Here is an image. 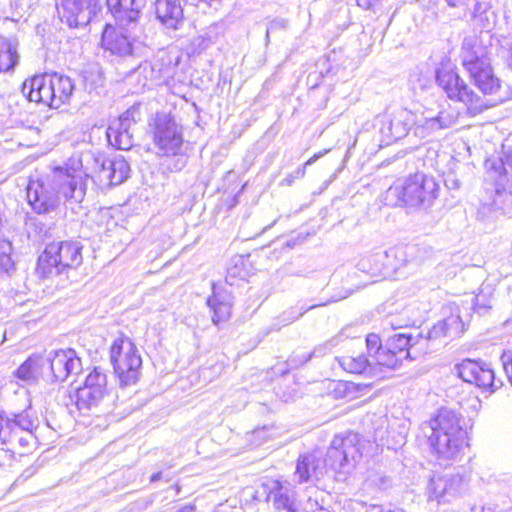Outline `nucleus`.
<instances>
[{"label": "nucleus", "mask_w": 512, "mask_h": 512, "mask_svg": "<svg viewBox=\"0 0 512 512\" xmlns=\"http://www.w3.org/2000/svg\"><path fill=\"white\" fill-rule=\"evenodd\" d=\"M450 7H457L464 3V0H445Z\"/></svg>", "instance_id": "3c124183"}, {"label": "nucleus", "mask_w": 512, "mask_h": 512, "mask_svg": "<svg viewBox=\"0 0 512 512\" xmlns=\"http://www.w3.org/2000/svg\"><path fill=\"white\" fill-rule=\"evenodd\" d=\"M462 65L483 94H494L500 88L489 58V49L477 37H467L462 44Z\"/></svg>", "instance_id": "20e7f679"}, {"label": "nucleus", "mask_w": 512, "mask_h": 512, "mask_svg": "<svg viewBox=\"0 0 512 512\" xmlns=\"http://www.w3.org/2000/svg\"><path fill=\"white\" fill-rule=\"evenodd\" d=\"M160 478V472H157V473H154L152 476H151V481H156L157 479Z\"/></svg>", "instance_id": "5fc2aeb1"}, {"label": "nucleus", "mask_w": 512, "mask_h": 512, "mask_svg": "<svg viewBox=\"0 0 512 512\" xmlns=\"http://www.w3.org/2000/svg\"><path fill=\"white\" fill-rule=\"evenodd\" d=\"M139 116L138 107L132 106L123 112L117 119L112 121L108 128H114L117 131H132L131 128L137 122Z\"/></svg>", "instance_id": "f704fd0d"}, {"label": "nucleus", "mask_w": 512, "mask_h": 512, "mask_svg": "<svg viewBox=\"0 0 512 512\" xmlns=\"http://www.w3.org/2000/svg\"><path fill=\"white\" fill-rule=\"evenodd\" d=\"M173 490L175 491V494L179 492V488L177 486H175V488L173 487Z\"/></svg>", "instance_id": "13d9d810"}, {"label": "nucleus", "mask_w": 512, "mask_h": 512, "mask_svg": "<svg viewBox=\"0 0 512 512\" xmlns=\"http://www.w3.org/2000/svg\"><path fill=\"white\" fill-rule=\"evenodd\" d=\"M366 346L370 357L374 359L377 353L382 350L380 337L374 333L367 335Z\"/></svg>", "instance_id": "ea45409f"}, {"label": "nucleus", "mask_w": 512, "mask_h": 512, "mask_svg": "<svg viewBox=\"0 0 512 512\" xmlns=\"http://www.w3.org/2000/svg\"><path fill=\"white\" fill-rule=\"evenodd\" d=\"M318 305H312L308 308L300 307L297 311H294V309H291L290 311H287L284 313V320L287 321V323H292L295 320L299 319L301 316H303L306 311L313 309L317 307Z\"/></svg>", "instance_id": "c03bdc74"}, {"label": "nucleus", "mask_w": 512, "mask_h": 512, "mask_svg": "<svg viewBox=\"0 0 512 512\" xmlns=\"http://www.w3.org/2000/svg\"><path fill=\"white\" fill-rule=\"evenodd\" d=\"M459 377L470 384L483 389H496L494 371L483 361L465 359L457 365Z\"/></svg>", "instance_id": "2eb2a0df"}, {"label": "nucleus", "mask_w": 512, "mask_h": 512, "mask_svg": "<svg viewBox=\"0 0 512 512\" xmlns=\"http://www.w3.org/2000/svg\"><path fill=\"white\" fill-rule=\"evenodd\" d=\"M287 21L284 19H275L271 21L267 28V36L271 31H274L276 29H283L286 27Z\"/></svg>", "instance_id": "de8ad7c7"}, {"label": "nucleus", "mask_w": 512, "mask_h": 512, "mask_svg": "<svg viewBox=\"0 0 512 512\" xmlns=\"http://www.w3.org/2000/svg\"><path fill=\"white\" fill-rule=\"evenodd\" d=\"M145 0H107V7L120 26L135 22Z\"/></svg>", "instance_id": "412c9836"}, {"label": "nucleus", "mask_w": 512, "mask_h": 512, "mask_svg": "<svg viewBox=\"0 0 512 512\" xmlns=\"http://www.w3.org/2000/svg\"><path fill=\"white\" fill-rule=\"evenodd\" d=\"M510 197L511 194L502 184L500 186L497 185L495 188V198L493 199L492 205L495 208L500 209L510 199Z\"/></svg>", "instance_id": "79ce46f5"}, {"label": "nucleus", "mask_w": 512, "mask_h": 512, "mask_svg": "<svg viewBox=\"0 0 512 512\" xmlns=\"http://www.w3.org/2000/svg\"><path fill=\"white\" fill-rule=\"evenodd\" d=\"M436 81L451 100L464 103L473 113L481 112L484 108L481 97L454 70H437Z\"/></svg>", "instance_id": "1a4fd4ad"}, {"label": "nucleus", "mask_w": 512, "mask_h": 512, "mask_svg": "<svg viewBox=\"0 0 512 512\" xmlns=\"http://www.w3.org/2000/svg\"><path fill=\"white\" fill-rule=\"evenodd\" d=\"M505 165H507L508 167H510L512 169V157L508 158ZM499 168H503L505 169L504 167V163L500 162L499 163Z\"/></svg>", "instance_id": "603ef678"}, {"label": "nucleus", "mask_w": 512, "mask_h": 512, "mask_svg": "<svg viewBox=\"0 0 512 512\" xmlns=\"http://www.w3.org/2000/svg\"><path fill=\"white\" fill-rule=\"evenodd\" d=\"M47 380L63 382L71 375L82 371V362L74 349L50 351L46 357Z\"/></svg>", "instance_id": "9b49d317"}, {"label": "nucleus", "mask_w": 512, "mask_h": 512, "mask_svg": "<svg viewBox=\"0 0 512 512\" xmlns=\"http://www.w3.org/2000/svg\"><path fill=\"white\" fill-rule=\"evenodd\" d=\"M482 512H486L485 510H483ZM487 512H490V511H487Z\"/></svg>", "instance_id": "052dcab7"}, {"label": "nucleus", "mask_w": 512, "mask_h": 512, "mask_svg": "<svg viewBox=\"0 0 512 512\" xmlns=\"http://www.w3.org/2000/svg\"><path fill=\"white\" fill-rule=\"evenodd\" d=\"M98 0H63L59 14L70 27L87 25L96 13Z\"/></svg>", "instance_id": "dca6fc26"}, {"label": "nucleus", "mask_w": 512, "mask_h": 512, "mask_svg": "<svg viewBox=\"0 0 512 512\" xmlns=\"http://www.w3.org/2000/svg\"><path fill=\"white\" fill-rule=\"evenodd\" d=\"M474 308L477 312L480 313L481 310H486L488 308H490V304L488 303V301H482L481 299V295H476L475 296V302H474Z\"/></svg>", "instance_id": "8fccbe9b"}, {"label": "nucleus", "mask_w": 512, "mask_h": 512, "mask_svg": "<svg viewBox=\"0 0 512 512\" xmlns=\"http://www.w3.org/2000/svg\"><path fill=\"white\" fill-rule=\"evenodd\" d=\"M336 361L343 370L355 374L365 372L371 364L370 360L363 354L344 355L337 357Z\"/></svg>", "instance_id": "7c9ffc66"}, {"label": "nucleus", "mask_w": 512, "mask_h": 512, "mask_svg": "<svg viewBox=\"0 0 512 512\" xmlns=\"http://www.w3.org/2000/svg\"><path fill=\"white\" fill-rule=\"evenodd\" d=\"M418 248L415 245H398L385 251L386 266L394 271L413 263L416 260Z\"/></svg>", "instance_id": "393cba45"}, {"label": "nucleus", "mask_w": 512, "mask_h": 512, "mask_svg": "<svg viewBox=\"0 0 512 512\" xmlns=\"http://www.w3.org/2000/svg\"><path fill=\"white\" fill-rule=\"evenodd\" d=\"M102 46L112 54L119 56L130 55L132 52V43L128 36L121 31H117L110 25H106L101 39Z\"/></svg>", "instance_id": "5701e85b"}, {"label": "nucleus", "mask_w": 512, "mask_h": 512, "mask_svg": "<svg viewBox=\"0 0 512 512\" xmlns=\"http://www.w3.org/2000/svg\"><path fill=\"white\" fill-rule=\"evenodd\" d=\"M110 361L121 386L134 385L138 381L142 359L129 338L114 340L110 348Z\"/></svg>", "instance_id": "6e6552de"}, {"label": "nucleus", "mask_w": 512, "mask_h": 512, "mask_svg": "<svg viewBox=\"0 0 512 512\" xmlns=\"http://www.w3.org/2000/svg\"><path fill=\"white\" fill-rule=\"evenodd\" d=\"M379 0H356L357 6L365 10H373Z\"/></svg>", "instance_id": "09e8293b"}, {"label": "nucleus", "mask_w": 512, "mask_h": 512, "mask_svg": "<svg viewBox=\"0 0 512 512\" xmlns=\"http://www.w3.org/2000/svg\"><path fill=\"white\" fill-rule=\"evenodd\" d=\"M46 362L42 355H31L15 371V376L26 383H35L40 378L47 380Z\"/></svg>", "instance_id": "b1692460"}, {"label": "nucleus", "mask_w": 512, "mask_h": 512, "mask_svg": "<svg viewBox=\"0 0 512 512\" xmlns=\"http://www.w3.org/2000/svg\"><path fill=\"white\" fill-rule=\"evenodd\" d=\"M83 246L79 241L53 242L46 246L37 261L36 272L42 278L77 269L83 262Z\"/></svg>", "instance_id": "423d86ee"}, {"label": "nucleus", "mask_w": 512, "mask_h": 512, "mask_svg": "<svg viewBox=\"0 0 512 512\" xmlns=\"http://www.w3.org/2000/svg\"><path fill=\"white\" fill-rule=\"evenodd\" d=\"M364 447L365 440L358 433L337 434L330 443L324 461L317 452L299 456L295 479L299 484L319 480L324 475L325 466L334 471L349 473L360 462Z\"/></svg>", "instance_id": "f03ea898"}, {"label": "nucleus", "mask_w": 512, "mask_h": 512, "mask_svg": "<svg viewBox=\"0 0 512 512\" xmlns=\"http://www.w3.org/2000/svg\"><path fill=\"white\" fill-rule=\"evenodd\" d=\"M380 481H381V483H380L379 487H380V488H386V486H387V485H388V483H389V479H388V478H386V477H381V478H380Z\"/></svg>", "instance_id": "864d4df0"}, {"label": "nucleus", "mask_w": 512, "mask_h": 512, "mask_svg": "<svg viewBox=\"0 0 512 512\" xmlns=\"http://www.w3.org/2000/svg\"><path fill=\"white\" fill-rule=\"evenodd\" d=\"M409 359V354L400 352V355L395 353L394 350L387 347L377 353L374 360L381 366L396 369L404 360Z\"/></svg>", "instance_id": "72a5a7b5"}, {"label": "nucleus", "mask_w": 512, "mask_h": 512, "mask_svg": "<svg viewBox=\"0 0 512 512\" xmlns=\"http://www.w3.org/2000/svg\"><path fill=\"white\" fill-rule=\"evenodd\" d=\"M419 437L427 439L432 452L442 461H457L468 446L464 417L449 408H441L419 427Z\"/></svg>", "instance_id": "7ed1b4c3"}, {"label": "nucleus", "mask_w": 512, "mask_h": 512, "mask_svg": "<svg viewBox=\"0 0 512 512\" xmlns=\"http://www.w3.org/2000/svg\"><path fill=\"white\" fill-rule=\"evenodd\" d=\"M407 120V111H400L396 115L385 114L377 117L375 126L378 127L381 134L382 145H390L406 136L409 130Z\"/></svg>", "instance_id": "f3484780"}, {"label": "nucleus", "mask_w": 512, "mask_h": 512, "mask_svg": "<svg viewBox=\"0 0 512 512\" xmlns=\"http://www.w3.org/2000/svg\"><path fill=\"white\" fill-rule=\"evenodd\" d=\"M232 265L227 269L226 283L229 286L236 284V279L245 281L248 277V271L245 268V259L241 256L232 260Z\"/></svg>", "instance_id": "c9c22d12"}, {"label": "nucleus", "mask_w": 512, "mask_h": 512, "mask_svg": "<svg viewBox=\"0 0 512 512\" xmlns=\"http://www.w3.org/2000/svg\"><path fill=\"white\" fill-rule=\"evenodd\" d=\"M186 164L182 134L177 127L162 129V166L169 171H179Z\"/></svg>", "instance_id": "4468645a"}, {"label": "nucleus", "mask_w": 512, "mask_h": 512, "mask_svg": "<svg viewBox=\"0 0 512 512\" xmlns=\"http://www.w3.org/2000/svg\"><path fill=\"white\" fill-rule=\"evenodd\" d=\"M74 90L72 80L63 75H36L24 81L22 94L30 101L43 103L50 108L58 109L67 103Z\"/></svg>", "instance_id": "39448f33"}, {"label": "nucleus", "mask_w": 512, "mask_h": 512, "mask_svg": "<svg viewBox=\"0 0 512 512\" xmlns=\"http://www.w3.org/2000/svg\"><path fill=\"white\" fill-rule=\"evenodd\" d=\"M503 370L512 385V351H504L501 355Z\"/></svg>", "instance_id": "37998d69"}, {"label": "nucleus", "mask_w": 512, "mask_h": 512, "mask_svg": "<svg viewBox=\"0 0 512 512\" xmlns=\"http://www.w3.org/2000/svg\"><path fill=\"white\" fill-rule=\"evenodd\" d=\"M466 486L467 480L460 473L447 472L442 475H434L427 487L428 499L438 503L450 502L460 496Z\"/></svg>", "instance_id": "ddd939ff"}, {"label": "nucleus", "mask_w": 512, "mask_h": 512, "mask_svg": "<svg viewBox=\"0 0 512 512\" xmlns=\"http://www.w3.org/2000/svg\"><path fill=\"white\" fill-rule=\"evenodd\" d=\"M18 43L0 36V73L14 70L19 62Z\"/></svg>", "instance_id": "bb28decb"}, {"label": "nucleus", "mask_w": 512, "mask_h": 512, "mask_svg": "<svg viewBox=\"0 0 512 512\" xmlns=\"http://www.w3.org/2000/svg\"><path fill=\"white\" fill-rule=\"evenodd\" d=\"M410 83L414 90H425L431 85V78L421 73H414L410 77Z\"/></svg>", "instance_id": "a19ab883"}, {"label": "nucleus", "mask_w": 512, "mask_h": 512, "mask_svg": "<svg viewBox=\"0 0 512 512\" xmlns=\"http://www.w3.org/2000/svg\"><path fill=\"white\" fill-rule=\"evenodd\" d=\"M107 395V376L99 368H94L85 379L83 386L75 391L77 409L86 414L99 407Z\"/></svg>", "instance_id": "9d476101"}, {"label": "nucleus", "mask_w": 512, "mask_h": 512, "mask_svg": "<svg viewBox=\"0 0 512 512\" xmlns=\"http://www.w3.org/2000/svg\"><path fill=\"white\" fill-rule=\"evenodd\" d=\"M502 47L507 51L506 62L512 69V37L506 38Z\"/></svg>", "instance_id": "49530a36"}, {"label": "nucleus", "mask_w": 512, "mask_h": 512, "mask_svg": "<svg viewBox=\"0 0 512 512\" xmlns=\"http://www.w3.org/2000/svg\"><path fill=\"white\" fill-rule=\"evenodd\" d=\"M456 121V117L446 111H440L436 115L427 111L426 114L418 118L415 125V134L421 138L429 137L436 132L451 127Z\"/></svg>", "instance_id": "6ab92c4d"}, {"label": "nucleus", "mask_w": 512, "mask_h": 512, "mask_svg": "<svg viewBox=\"0 0 512 512\" xmlns=\"http://www.w3.org/2000/svg\"><path fill=\"white\" fill-rule=\"evenodd\" d=\"M419 337V335L412 336L411 334L397 333L389 338L387 347L394 350L398 355H400V352L408 353L409 359H412L411 349L418 343Z\"/></svg>", "instance_id": "2f4dec72"}, {"label": "nucleus", "mask_w": 512, "mask_h": 512, "mask_svg": "<svg viewBox=\"0 0 512 512\" xmlns=\"http://www.w3.org/2000/svg\"><path fill=\"white\" fill-rule=\"evenodd\" d=\"M439 193V185L432 176L416 173L409 176L402 186L390 187L388 195L398 197L397 204L422 209L430 208Z\"/></svg>", "instance_id": "0eeeda50"}, {"label": "nucleus", "mask_w": 512, "mask_h": 512, "mask_svg": "<svg viewBox=\"0 0 512 512\" xmlns=\"http://www.w3.org/2000/svg\"><path fill=\"white\" fill-rule=\"evenodd\" d=\"M88 175L68 167H54L27 186V199L33 211L48 214L56 211L62 200L80 204L86 195Z\"/></svg>", "instance_id": "f257e3e1"}, {"label": "nucleus", "mask_w": 512, "mask_h": 512, "mask_svg": "<svg viewBox=\"0 0 512 512\" xmlns=\"http://www.w3.org/2000/svg\"><path fill=\"white\" fill-rule=\"evenodd\" d=\"M155 16H156V19L160 20V12L157 7H156V11H155Z\"/></svg>", "instance_id": "6e6d98bb"}, {"label": "nucleus", "mask_w": 512, "mask_h": 512, "mask_svg": "<svg viewBox=\"0 0 512 512\" xmlns=\"http://www.w3.org/2000/svg\"><path fill=\"white\" fill-rule=\"evenodd\" d=\"M148 127V136L153 140L154 147L148 146L147 152H152L156 149L155 155L157 156L159 154L158 150H160V116L158 112L151 118Z\"/></svg>", "instance_id": "4c0bfd02"}, {"label": "nucleus", "mask_w": 512, "mask_h": 512, "mask_svg": "<svg viewBox=\"0 0 512 512\" xmlns=\"http://www.w3.org/2000/svg\"><path fill=\"white\" fill-rule=\"evenodd\" d=\"M464 332V323L460 316L451 315L438 322L429 332L430 339H436L440 337L457 338Z\"/></svg>", "instance_id": "a878e982"}, {"label": "nucleus", "mask_w": 512, "mask_h": 512, "mask_svg": "<svg viewBox=\"0 0 512 512\" xmlns=\"http://www.w3.org/2000/svg\"><path fill=\"white\" fill-rule=\"evenodd\" d=\"M106 136L108 143L119 150H129L133 147L132 131H117L114 128H107Z\"/></svg>", "instance_id": "473e14b6"}, {"label": "nucleus", "mask_w": 512, "mask_h": 512, "mask_svg": "<svg viewBox=\"0 0 512 512\" xmlns=\"http://www.w3.org/2000/svg\"><path fill=\"white\" fill-rule=\"evenodd\" d=\"M156 2H158L159 0H155Z\"/></svg>", "instance_id": "680f3d73"}, {"label": "nucleus", "mask_w": 512, "mask_h": 512, "mask_svg": "<svg viewBox=\"0 0 512 512\" xmlns=\"http://www.w3.org/2000/svg\"><path fill=\"white\" fill-rule=\"evenodd\" d=\"M16 453H12L8 447H0V468L10 466Z\"/></svg>", "instance_id": "a18cd8bd"}, {"label": "nucleus", "mask_w": 512, "mask_h": 512, "mask_svg": "<svg viewBox=\"0 0 512 512\" xmlns=\"http://www.w3.org/2000/svg\"><path fill=\"white\" fill-rule=\"evenodd\" d=\"M335 342H336V339H332V340L328 341L327 343H325L324 345L315 348L314 351L309 354H302V355L294 354V355L290 356L285 363V365L287 367L285 369H281V368L277 369L276 373L284 375L285 373L288 372L289 369L297 368V367L305 364L306 362H308L312 358L313 355L320 356V355L325 354L327 350H331V348L336 344Z\"/></svg>", "instance_id": "cd10ccee"}, {"label": "nucleus", "mask_w": 512, "mask_h": 512, "mask_svg": "<svg viewBox=\"0 0 512 512\" xmlns=\"http://www.w3.org/2000/svg\"><path fill=\"white\" fill-rule=\"evenodd\" d=\"M275 222H276V221H274L271 225H269V226H267V227H264V229H263V231H262V232L266 231L268 228H270L272 225H274V224H275Z\"/></svg>", "instance_id": "4d7b16f0"}, {"label": "nucleus", "mask_w": 512, "mask_h": 512, "mask_svg": "<svg viewBox=\"0 0 512 512\" xmlns=\"http://www.w3.org/2000/svg\"><path fill=\"white\" fill-rule=\"evenodd\" d=\"M213 312L212 321L215 325L227 321L231 316L233 297L231 291L214 287L213 294L207 300Z\"/></svg>", "instance_id": "4be33fe9"}, {"label": "nucleus", "mask_w": 512, "mask_h": 512, "mask_svg": "<svg viewBox=\"0 0 512 512\" xmlns=\"http://www.w3.org/2000/svg\"><path fill=\"white\" fill-rule=\"evenodd\" d=\"M0 444L8 447L12 453L23 456L37 447L38 439L34 433L17 430L5 423Z\"/></svg>", "instance_id": "a211bd4d"}, {"label": "nucleus", "mask_w": 512, "mask_h": 512, "mask_svg": "<svg viewBox=\"0 0 512 512\" xmlns=\"http://www.w3.org/2000/svg\"><path fill=\"white\" fill-rule=\"evenodd\" d=\"M490 6L486 2H477L473 9V20L482 29L491 28Z\"/></svg>", "instance_id": "e433bc0d"}, {"label": "nucleus", "mask_w": 512, "mask_h": 512, "mask_svg": "<svg viewBox=\"0 0 512 512\" xmlns=\"http://www.w3.org/2000/svg\"><path fill=\"white\" fill-rule=\"evenodd\" d=\"M329 152V149H325L321 152H318V153H315L311 158H309L304 166L302 168H298L294 173L288 175L284 180L283 182H285L287 185H291L295 179L297 178H302L305 173H306V170L305 168L307 166H310L312 164H314L319 158H321L322 156H324L325 154H327Z\"/></svg>", "instance_id": "58836bf2"}, {"label": "nucleus", "mask_w": 512, "mask_h": 512, "mask_svg": "<svg viewBox=\"0 0 512 512\" xmlns=\"http://www.w3.org/2000/svg\"><path fill=\"white\" fill-rule=\"evenodd\" d=\"M183 24V10L179 0H166V10L162 15V28L178 30Z\"/></svg>", "instance_id": "c85d7f7f"}, {"label": "nucleus", "mask_w": 512, "mask_h": 512, "mask_svg": "<svg viewBox=\"0 0 512 512\" xmlns=\"http://www.w3.org/2000/svg\"><path fill=\"white\" fill-rule=\"evenodd\" d=\"M10 427L31 432L35 434L38 427V419L35 417L30 409L24 410L18 414H12V417H7L5 420Z\"/></svg>", "instance_id": "c756f323"}, {"label": "nucleus", "mask_w": 512, "mask_h": 512, "mask_svg": "<svg viewBox=\"0 0 512 512\" xmlns=\"http://www.w3.org/2000/svg\"><path fill=\"white\" fill-rule=\"evenodd\" d=\"M268 499L272 501L276 510H284L286 512L298 511L296 491L287 481H273L268 493Z\"/></svg>", "instance_id": "aec40b11"}, {"label": "nucleus", "mask_w": 512, "mask_h": 512, "mask_svg": "<svg viewBox=\"0 0 512 512\" xmlns=\"http://www.w3.org/2000/svg\"><path fill=\"white\" fill-rule=\"evenodd\" d=\"M170 489L173 490V485L170 486V488H167V491H170Z\"/></svg>", "instance_id": "bf43d9fd"}, {"label": "nucleus", "mask_w": 512, "mask_h": 512, "mask_svg": "<svg viewBox=\"0 0 512 512\" xmlns=\"http://www.w3.org/2000/svg\"><path fill=\"white\" fill-rule=\"evenodd\" d=\"M93 163L99 181L108 186L120 185L129 178L130 165L121 155L108 156L97 152L93 154Z\"/></svg>", "instance_id": "f8f14e48"}]
</instances>
